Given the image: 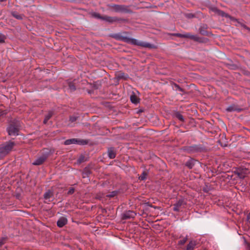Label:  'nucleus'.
Masks as SVG:
<instances>
[{
  "label": "nucleus",
  "instance_id": "obj_8",
  "mask_svg": "<svg viewBox=\"0 0 250 250\" xmlns=\"http://www.w3.org/2000/svg\"><path fill=\"white\" fill-rule=\"evenodd\" d=\"M103 20L109 23H113L115 22L125 21V20L123 18H118L117 17H111L108 16H104Z\"/></svg>",
  "mask_w": 250,
  "mask_h": 250
},
{
  "label": "nucleus",
  "instance_id": "obj_1",
  "mask_svg": "<svg viewBox=\"0 0 250 250\" xmlns=\"http://www.w3.org/2000/svg\"><path fill=\"white\" fill-rule=\"evenodd\" d=\"M20 123L18 121H13L10 123L6 130L10 136H17L20 129Z\"/></svg>",
  "mask_w": 250,
  "mask_h": 250
},
{
  "label": "nucleus",
  "instance_id": "obj_27",
  "mask_svg": "<svg viewBox=\"0 0 250 250\" xmlns=\"http://www.w3.org/2000/svg\"><path fill=\"white\" fill-rule=\"evenodd\" d=\"M175 117L181 122H184V118L182 114L177 112L175 114Z\"/></svg>",
  "mask_w": 250,
  "mask_h": 250
},
{
  "label": "nucleus",
  "instance_id": "obj_13",
  "mask_svg": "<svg viewBox=\"0 0 250 250\" xmlns=\"http://www.w3.org/2000/svg\"><path fill=\"white\" fill-rule=\"evenodd\" d=\"M184 201L183 199H179L175 204L173 205V209L175 211H179L181 207L184 205Z\"/></svg>",
  "mask_w": 250,
  "mask_h": 250
},
{
  "label": "nucleus",
  "instance_id": "obj_26",
  "mask_svg": "<svg viewBox=\"0 0 250 250\" xmlns=\"http://www.w3.org/2000/svg\"><path fill=\"white\" fill-rule=\"evenodd\" d=\"M92 16L95 18L103 20V16H101L100 14L98 13L93 12L92 13Z\"/></svg>",
  "mask_w": 250,
  "mask_h": 250
},
{
  "label": "nucleus",
  "instance_id": "obj_38",
  "mask_svg": "<svg viewBox=\"0 0 250 250\" xmlns=\"http://www.w3.org/2000/svg\"><path fill=\"white\" fill-rule=\"evenodd\" d=\"M6 0H0V2H4Z\"/></svg>",
  "mask_w": 250,
  "mask_h": 250
},
{
  "label": "nucleus",
  "instance_id": "obj_3",
  "mask_svg": "<svg viewBox=\"0 0 250 250\" xmlns=\"http://www.w3.org/2000/svg\"><path fill=\"white\" fill-rule=\"evenodd\" d=\"M15 143L9 141L0 146V158H3L8 154L13 149Z\"/></svg>",
  "mask_w": 250,
  "mask_h": 250
},
{
  "label": "nucleus",
  "instance_id": "obj_28",
  "mask_svg": "<svg viewBox=\"0 0 250 250\" xmlns=\"http://www.w3.org/2000/svg\"><path fill=\"white\" fill-rule=\"evenodd\" d=\"M78 117L75 116H71L69 118V121L71 122V123H73L77 121Z\"/></svg>",
  "mask_w": 250,
  "mask_h": 250
},
{
  "label": "nucleus",
  "instance_id": "obj_15",
  "mask_svg": "<svg viewBox=\"0 0 250 250\" xmlns=\"http://www.w3.org/2000/svg\"><path fill=\"white\" fill-rule=\"evenodd\" d=\"M107 154L110 159H114L116 156V150L113 147L109 148L108 149Z\"/></svg>",
  "mask_w": 250,
  "mask_h": 250
},
{
  "label": "nucleus",
  "instance_id": "obj_20",
  "mask_svg": "<svg viewBox=\"0 0 250 250\" xmlns=\"http://www.w3.org/2000/svg\"><path fill=\"white\" fill-rule=\"evenodd\" d=\"M11 15H12L13 17H14L18 20H22L23 18L22 15L19 14L18 12L16 11H12L11 12Z\"/></svg>",
  "mask_w": 250,
  "mask_h": 250
},
{
  "label": "nucleus",
  "instance_id": "obj_5",
  "mask_svg": "<svg viewBox=\"0 0 250 250\" xmlns=\"http://www.w3.org/2000/svg\"><path fill=\"white\" fill-rule=\"evenodd\" d=\"M185 150L188 153H194L204 152L205 148L201 145H194L187 146Z\"/></svg>",
  "mask_w": 250,
  "mask_h": 250
},
{
  "label": "nucleus",
  "instance_id": "obj_10",
  "mask_svg": "<svg viewBox=\"0 0 250 250\" xmlns=\"http://www.w3.org/2000/svg\"><path fill=\"white\" fill-rule=\"evenodd\" d=\"M118 193V191H112V192L108 193L107 194H106L105 195H104L103 194H102V195H97V198L103 201L104 198H108L110 199L112 198H114L117 195Z\"/></svg>",
  "mask_w": 250,
  "mask_h": 250
},
{
  "label": "nucleus",
  "instance_id": "obj_12",
  "mask_svg": "<svg viewBox=\"0 0 250 250\" xmlns=\"http://www.w3.org/2000/svg\"><path fill=\"white\" fill-rule=\"evenodd\" d=\"M226 110L228 112H239L242 110V108H240L238 105L236 104H232L229 105L226 108Z\"/></svg>",
  "mask_w": 250,
  "mask_h": 250
},
{
  "label": "nucleus",
  "instance_id": "obj_4",
  "mask_svg": "<svg viewBox=\"0 0 250 250\" xmlns=\"http://www.w3.org/2000/svg\"><path fill=\"white\" fill-rule=\"evenodd\" d=\"M108 7L112 11L117 13H128L130 12L127 6L125 5L109 4L108 5Z\"/></svg>",
  "mask_w": 250,
  "mask_h": 250
},
{
  "label": "nucleus",
  "instance_id": "obj_19",
  "mask_svg": "<svg viewBox=\"0 0 250 250\" xmlns=\"http://www.w3.org/2000/svg\"><path fill=\"white\" fill-rule=\"evenodd\" d=\"M130 99L131 102L133 104H136L139 102V98L134 94H133L130 96Z\"/></svg>",
  "mask_w": 250,
  "mask_h": 250
},
{
  "label": "nucleus",
  "instance_id": "obj_41",
  "mask_svg": "<svg viewBox=\"0 0 250 250\" xmlns=\"http://www.w3.org/2000/svg\"><path fill=\"white\" fill-rule=\"evenodd\" d=\"M244 27H245V28H247V29H249V28H248V27H247L246 26H244Z\"/></svg>",
  "mask_w": 250,
  "mask_h": 250
},
{
  "label": "nucleus",
  "instance_id": "obj_29",
  "mask_svg": "<svg viewBox=\"0 0 250 250\" xmlns=\"http://www.w3.org/2000/svg\"><path fill=\"white\" fill-rule=\"evenodd\" d=\"M6 39V37L3 35L2 33H0V42L3 43L5 42V40Z\"/></svg>",
  "mask_w": 250,
  "mask_h": 250
},
{
  "label": "nucleus",
  "instance_id": "obj_40",
  "mask_svg": "<svg viewBox=\"0 0 250 250\" xmlns=\"http://www.w3.org/2000/svg\"><path fill=\"white\" fill-rule=\"evenodd\" d=\"M243 238L244 239L245 242L246 243V239L244 237H243Z\"/></svg>",
  "mask_w": 250,
  "mask_h": 250
},
{
  "label": "nucleus",
  "instance_id": "obj_35",
  "mask_svg": "<svg viewBox=\"0 0 250 250\" xmlns=\"http://www.w3.org/2000/svg\"><path fill=\"white\" fill-rule=\"evenodd\" d=\"M200 33L204 35H205L207 34V32L204 30H202L201 28L200 29Z\"/></svg>",
  "mask_w": 250,
  "mask_h": 250
},
{
  "label": "nucleus",
  "instance_id": "obj_11",
  "mask_svg": "<svg viewBox=\"0 0 250 250\" xmlns=\"http://www.w3.org/2000/svg\"><path fill=\"white\" fill-rule=\"evenodd\" d=\"M136 213L135 212L131 210L126 211L124 212L122 216V219L126 220L135 217Z\"/></svg>",
  "mask_w": 250,
  "mask_h": 250
},
{
  "label": "nucleus",
  "instance_id": "obj_25",
  "mask_svg": "<svg viewBox=\"0 0 250 250\" xmlns=\"http://www.w3.org/2000/svg\"><path fill=\"white\" fill-rule=\"evenodd\" d=\"M246 174L247 173L245 172H244L243 171L237 172V175L238 177L241 179H244Z\"/></svg>",
  "mask_w": 250,
  "mask_h": 250
},
{
  "label": "nucleus",
  "instance_id": "obj_23",
  "mask_svg": "<svg viewBox=\"0 0 250 250\" xmlns=\"http://www.w3.org/2000/svg\"><path fill=\"white\" fill-rule=\"evenodd\" d=\"M53 196V193L50 190H48L44 194V198L46 200L49 199Z\"/></svg>",
  "mask_w": 250,
  "mask_h": 250
},
{
  "label": "nucleus",
  "instance_id": "obj_14",
  "mask_svg": "<svg viewBox=\"0 0 250 250\" xmlns=\"http://www.w3.org/2000/svg\"><path fill=\"white\" fill-rule=\"evenodd\" d=\"M116 77L118 79H123L125 80L129 78V76L128 75V74L124 73L122 71L118 72L116 74Z\"/></svg>",
  "mask_w": 250,
  "mask_h": 250
},
{
  "label": "nucleus",
  "instance_id": "obj_6",
  "mask_svg": "<svg viewBox=\"0 0 250 250\" xmlns=\"http://www.w3.org/2000/svg\"><path fill=\"white\" fill-rule=\"evenodd\" d=\"M88 144V141L81 139H70L64 142V145H69L71 144H78L80 145H85Z\"/></svg>",
  "mask_w": 250,
  "mask_h": 250
},
{
  "label": "nucleus",
  "instance_id": "obj_24",
  "mask_svg": "<svg viewBox=\"0 0 250 250\" xmlns=\"http://www.w3.org/2000/svg\"><path fill=\"white\" fill-rule=\"evenodd\" d=\"M147 172L146 171H144L141 175L139 176V179L141 180H145L146 179L147 176Z\"/></svg>",
  "mask_w": 250,
  "mask_h": 250
},
{
  "label": "nucleus",
  "instance_id": "obj_32",
  "mask_svg": "<svg viewBox=\"0 0 250 250\" xmlns=\"http://www.w3.org/2000/svg\"><path fill=\"white\" fill-rule=\"evenodd\" d=\"M174 87L176 88V90H178L181 92L184 91V89L183 88H182L181 87H180L178 84L175 83L174 84Z\"/></svg>",
  "mask_w": 250,
  "mask_h": 250
},
{
  "label": "nucleus",
  "instance_id": "obj_9",
  "mask_svg": "<svg viewBox=\"0 0 250 250\" xmlns=\"http://www.w3.org/2000/svg\"><path fill=\"white\" fill-rule=\"evenodd\" d=\"M174 35L178 37L189 38V39H190L194 41L199 42H202L201 39L198 36H197V35H192L190 33H187L185 34L176 33V34H174Z\"/></svg>",
  "mask_w": 250,
  "mask_h": 250
},
{
  "label": "nucleus",
  "instance_id": "obj_21",
  "mask_svg": "<svg viewBox=\"0 0 250 250\" xmlns=\"http://www.w3.org/2000/svg\"><path fill=\"white\" fill-rule=\"evenodd\" d=\"M53 114V112L52 111H49L45 117V119L43 121V123L45 124H46L47 121L51 118Z\"/></svg>",
  "mask_w": 250,
  "mask_h": 250
},
{
  "label": "nucleus",
  "instance_id": "obj_18",
  "mask_svg": "<svg viewBox=\"0 0 250 250\" xmlns=\"http://www.w3.org/2000/svg\"><path fill=\"white\" fill-rule=\"evenodd\" d=\"M195 162L196 161L195 160L191 159L186 163L185 166L188 168L191 169L195 165Z\"/></svg>",
  "mask_w": 250,
  "mask_h": 250
},
{
  "label": "nucleus",
  "instance_id": "obj_34",
  "mask_svg": "<svg viewBox=\"0 0 250 250\" xmlns=\"http://www.w3.org/2000/svg\"><path fill=\"white\" fill-rule=\"evenodd\" d=\"M187 240V238H184L182 240H181L179 242V244L180 245H183L185 243Z\"/></svg>",
  "mask_w": 250,
  "mask_h": 250
},
{
  "label": "nucleus",
  "instance_id": "obj_2",
  "mask_svg": "<svg viewBox=\"0 0 250 250\" xmlns=\"http://www.w3.org/2000/svg\"><path fill=\"white\" fill-rule=\"evenodd\" d=\"M125 41L134 45L141 46L144 48H148L150 49L155 48L156 46L155 45L148 43L147 42H143L135 39L125 38Z\"/></svg>",
  "mask_w": 250,
  "mask_h": 250
},
{
  "label": "nucleus",
  "instance_id": "obj_22",
  "mask_svg": "<svg viewBox=\"0 0 250 250\" xmlns=\"http://www.w3.org/2000/svg\"><path fill=\"white\" fill-rule=\"evenodd\" d=\"M195 245L196 243L195 241H190L187 246V250H193Z\"/></svg>",
  "mask_w": 250,
  "mask_h": 250
},
{
  "label": "nucleus",
  "instance_id": "obj_37",
  "mask_svg": "<svg viewBox=\"0 0 250 250\" xmlns=\"http://www.w3.org/2000/svg\"><path fill=\"white\" fill-rule=\"evenodd\" d=\"M3 244L2 241H0V246H1Z\"/></svg>",
  "mask_w": 250,
  "mask_h": 250
},
{
  "label": "nucleus",
  "instance_id": "obj_16",
  "mask_svg": "<svg viewBox=\"0 0 250 250\" xmlns=\"http://www.w3.org/2000/svg\"><path fill=\"white\" fill-rule=\"evenodd\" d=\"M67 222V220L66 218L64 217H62L57 221V225L58 227L61 228L66 224Z\"/></svg>",
  "mask_w": 250,
  "mask_h": 250
},
{
  "label": "nucleus",
  "instance_id": "obj_31",
  "mask_svg": "<svg viewBox=\"0 0 250 250\" xmlns=\"http://www.w3.org/2000/svg\"><path fill=\"white\" fill-rule=\"evenodd\" d=\"M84 161H85V157L83 155L81 156L78 159V162L79 163H82Z\"/></svg>",
  "mask_w": 250,
  "mask_h": 250
},
{
  "label": "nucleus",
  "instance_id": "obj_39",
  "mask_svg": "<svg viewBox=\"0 0 250 250\" xmlns=\"http://www.w3.org/2000/svg\"><path fill=\"white\" fill-rule=\"evenodd\" d=\"M68 126H70V127H73V125H71V124H69V125H68Z\"/></svg>",
  "mask_w": 250,
  "mask_h": 250
},
{
  "label": "nucleus",
  "instance_id": "obj_36",
  "mask_svg": "<svg viewBox=\"0 0 250 250\" xmlns=\"http://www.w3.org/2000/svg\"><path fill=\"white\" fill-rule=\"evenodd\" d=\"M247 220L248 223L250 224V212L247 215Z\"/></svg>",
  "mask_w": 250,
  "mask_h": 250
},
{
  "label": "nucleus",
  "instance_id": "obj_17",
  "mask_svg": "<svg viewBox=\"0 0 250 250\" xmlns=\"http://www.w3.org/2000/svg\"><path fill=\"white\" fill-rule=\"evenodd\" d=\"M211 10L214 12V13H217L221 16H222V17H227V14H226L225 12H224L223 11H221L220 10H219L218 9H217L216 7H212L211 8Z\"/></svg>",
  "mask_w": 250,
  "mask_h": 250
},
{
  "label": "nucleus",
  "instance_id": "obj_7",
  "mask_svg": "<svg viewBox=\"0 0 250 250\" xmlns=\"http://www.w3.org/2000/svg\"><path fill=\"white\" fill-rule=\"evenodd\" d=\"M49 153L47 151H44L42 156L38 158L32 164L35 166H39L42 164L47 158L48 157Z\"/></svg>",
  "mask_w": 250,
  "mask_h": 250
},
{
  "label": "nucleus",
  "instance_id": "obj_33",
  "mask_svg": "<svg viewBox=\"0 0 250 250\" xmlns=\"http://www.w3.org/2000/svg\"><path fill=\"white\" fill-rule=\"evenodd\" d=\"M74 191H75L74 188H69V189L67 192V194H72L74 192Z\"/></svg>",
  "mask_w": 250,
  "mask_h": 250
},
{
  "label": "nucleus",
  "instance_id": "obj_30",
  "mask_svg": "<svg viewBox=\"0 0 250 250\" xmlns=\"http://www.w3.org/2000/svg\"><path fill=\"white\" fill-rule=\"evenodd\" d=\"M69 87L70 89L72 91H74L76 89V87L74 84L72 83H69Z\"/></svg>",
  "mask_w": 250,
  "mask_h": 250
}]
</instances>
